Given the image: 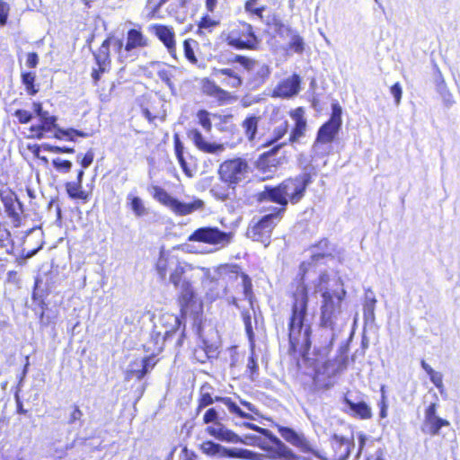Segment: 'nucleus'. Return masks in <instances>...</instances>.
<instances>
[{"instance_id":"nucleus-1","label":"nucleus","mask_w":460,"mask_h":460,"mask_svg":"<svg viewBox=\"0 0 460 460\" xmlns=\"http://www.w3.org/2000/svg\"><path fill=\"white\" fill-rule=\"evenodd\" d=\"M334 259L315 258L314 254L310 255L308 261L301 262L299 271L294 279L293 285L296 288L293 291V303L291 308V315L288 321L289 338L292 349L302 344L304 351L310 347V334L312 332V325L308 319V288L305 285V275L313 269L322 265H326Z\"/></svg>"},{"instance_id":"nucleus-2","label":"nucleus","mask_w":460,"mask_h":460,"mask_svg":"<svg viewBox=\"0 0 460 460\" xmlns=\"http://www.w3.org/2000/svg\"><path fill=\"white\" fill-rule=\"evenodd\" d=\"M336 285L339 286L338 288H326L322 294L320 325L323 328H329L332 332L329 342L323 349H314V355L319 354L322 358L329 355L334 341L347 323V317L342 311V301L347 291L343 288L344 284L341 277H338Z\"/></svg>"},{"instance_id":"nucleus-3","label":"nucleus","mask_w":460,"mask_h":460,"mask_svg":"<svg viewBox=\"0 0 460 460\" xmlns=\"http://www.w3.org/2000/svg\"><path fill=\"white\" fill-rule=\"evenodd\" d=\"M280 436L289 444L296 447L301 453L316 457L320 460H347L351 449L355 447L353 438L349 439L343 436L333 434L330 438L332 450L323 452L305 437L290 427L276 425Z\"/></svg>"},{"instance_id":"nucleus-4","label":"nucleus","mask_w":460,"mask_h":460,"mask_svg":"<svg viewBox=\"0 0 460 460\" xmlns=\"http://www.w3.org/2000/svg\"><path fill=\"white\" fill-rule=\"evenodd\" d=\"M312 174L309 172L308 163L303 168V172L293 178H288L275 187L265 186L264 190L257 193L259 202L271 201L280 208H275L279 214L286 211L288 202L298 203L305 196L307 187L312 183Z\"/></svg>"},{"instance_id":"nucleus-5","label":"nucleus","mask_w":460,"mask_h":460,"mask_svg":"<svg viewBox=\"0 0 460 460\" xmlns=\"http://www.w3.org/2000/svg\"><path fill=\"white\" fill-rule=\"evenodd\" d=\"M203 268H196L191 264L181 261V264L168 281L172 284L179 294V305L181 315H186L188 309L196 303V293L192 286L199 271Z\"/></svg>"},{"instance_id":"nucleus-6","label":"nucleus","mask_w":460,"mask_h":460,"mask_svg":"<svg viewBox=\"0 0 460 460\" xmlns=\"http://www.w3.org/2000/svg\"><path fill=\"white\" fill-rule=\"evenodd\" d=\"M126 360L120 365L124 373V381L129 385L135 402H137L144 394L146 383L144 376L155 367L153 358L139 357L137 353H128Z\"/></svg>"},{"instance_id":"nucleus-7","label":"nucleus","mask_w":460,"mask_h":460,"mask_svg":"<svg viewBox=\"0 0 460 460\" xmlns=\"http://www.w3.org/2000/svg\"><path fill=\"white\" fill-rule=\"evenodd\" d=\"M236 425L246 427L264 437L262 440L261 438L247 435L244 440L247 439L258 441V445L261 450L266 452L270 459L277 460H297L296 455L289 448L280 438H279L272 431L268 429L261 428L252 422L235 423Z\"/></svg>"},{"instance_id":"nucleus-8","label":"nucleus","mask_w":460,"mask_h":460,"mask_svg":"<svg viewBox=\"0 0 460 460\" xmlns=\"http://www.w3.org/2000/svg\"><path fill=\"white\" fill-rule=\"evenodd\" d=\"M312 333L310 334V337ZM288 341H290V338L288 337ZM310 346H312V341H310ZM304 348L302 344H298L296 348L292 349L291 342H289V354H294L299 352L300 356L305 361H311L312 365H314V384L317 389L328 390L333 386L334 382L332 378L339 374L340 372L345 370L346 367H341L340 362L337 359H326L321 364L318 363L317 358H310V349L311 347H308L306 351H304Z\"/></svg>"},{"instance_id":"nucleus-9","label":"nucleus","mask_w":460,"mask_h":460,"mask_svg":"<svg viewBox=\"0 0 460 460\" xmlns=\"http://www.w3.org/2000/svg\"><path fill=\"white\" fill-rule=\"evenodd\" d=\"M281 217L282 214H279V211L274 208L273 212L264 215L257 220L253 218L248 226L247 237L268 246L270 243L272 230Z\"/></svg>"},{"instance_id":"nucleus-10","label":"nucleus","mask_w":460,"mask_h":460,"mask_svg":"<svg viewBox=\"0 0 460 460\" xmlns=\"http://www.w3.org/2000/svg\"><path fill=\"white\" fill-rule=\"evenodd\" d=\"M250 166L247 161L241 157L228 159L223 162L218 168L219 180L237 186L248 178Z\"/></svg>"},{"instance_id":"nucleus-11","label":"nucleus","mask_w":460,"mask_h":460,"mask_svg":"<svg viewBox=\"0 0 460 460\" xmlns=\"http://www.w3.org/2000/svg\"><path fill=\"white\" fill-rule=\"evenodd\" d=\"M153 197L156 200L170 208L175 214L180 216L189 215L204 207V201L201 199H197L191 202H182L159 186H153Z\"/></svg>"},{"instance_id":"nucleus-12","label":"nucleus","mask_w":460,"mask_h":460,"mask_svg":"<svg viewBox=\"0 0 460 460\" xmlns=\"http://www.w3.org/2000/svg\"><path fill=\"white\" fill-rule=\"evenodd\" d=\"M153 197L156 200L170 208L175 214L180 216L189 215L204 207V201L201 199H197L191 202H182L159 186H153Z\"/></svg>"},{"instance_id":"nucleus-13","label":"nucleus","mask_w":460,"mask_h":460,"mask_svg":"<svg viewBox=\"0 0 460 460\" xmlns=\"http://www.w3.org/2000/svg\"><path fill=\"white\" fill-rule=\"evenodd\" d=\"M233 237L234 234L232 232L222 231L217 226H202L193 231L188 237V241L199 242L224 248L232 242Z\"/></svg>"},{"instance_id":"nucleus-14","label":"nucleus","mask_w":460,"mask_h":460,"mask_svg":"<svg viewBox=\"0 0 460 460\" xmlns=\"http://www.w3.org/2000/svg\"><path fill=\"white\" fill-rule=\"evenodd\" d=\"M242 29L229 32L226 41L227 45L235 49H256L260 40L253 31V27L245 22H241Z\"/></svg>"},{"instance_id":"nucleus-15","label":"nucleus","mask_w":460,"mask_h":460,"mask_svg":"<svg viewBox=\"0 0 460 460\" xmlns=\"http://www.w3.org/2000/svg\"><path fill=\"white\" fill-rule=\"evenodd\" d=\"M342 108L338 102L332 103V113L329 119L318 129L316 139L323 142L332 143L336 138L342 125Z\"/></svg>"},{"instance_id":"nucleus-16","label":"nucleus","mask_w":460,"mask_h":460,"mask_svg":"<svg viewBox=\"0 0 460 460\" xmlns=\"http://www.w3.org/2000/svg\"><path fill=\"white\" fill-rule=\"evenodd\" d=\"M240 267L238 265H222L215 270L211 275L209 269H202L204 276L210 279L211 282H217L222 285L224 291L226 292L227 285L233 284L241 277Z\"/></svg>"},{"instance_id":"nucleus-17","label":"nucleus","mask_w":460,"mask_h":460,"mask_svg":"<svg viewBox=\"0 0 460 460\" xmlns=\"http://www.w3.org/2000/svg\"><path fill=\"white\" fill-rule=\"evenodd\" d=\"M181 262V260H180L178 256L173 255L171 252L165 251L162 248L155 263V270L159 279L164 283H168Z\"/></svg>"},{"instance_id":"nucleus-18","label":"nucleus","mask_w":460,"mask_h":460,"mask_svg":"<svg viewBox=\"0 0 460 460\" xmlns=\"http://www.w3.org/2000/svg\"><path fill=\"white\" fill-rule=\"evenodd\" d=\"M438 403L431 402L425 410L421 430L430 436H438L442 427L450 426L446 419L437 415Z\"/></svg>"},{"instance_id":"nucleus-19","label":"nucleus","mask_w":460,"mask_h":460,"mask_svg":"<svg viewBox=\"0 0 460 460\" xmlns=\"http://www.w3.org/2000/svg\"><path fill=\"white\" fill-rule=\"evenodd\" d=\"M301 82L300 75L293 74L291 76L285 78L277 84L273 89L272 97L283 99L295 97L300 92Z\"/></svg>"},{"instance_id":"nucleus-20","label":"nucleus","mask_w":460,"mask_h":460,"mask_svg":"<svg viewBox=\"0 0 460 460\" xmlns=\"http://www.w3.org/2000/svg\"><path fill=\"white\" fill-rule=\"evenodd\" d=\"M202 452L208 456L225 458H241L247 450L238 448H227L212 440L206 441L201 446Z\"/></svg>"},{"instance_id":"nucleus-21","label":"nucleus","mask_w":460,"mask_h":460,"mask_svg":"<svg viewBox=\"0 0 460 460\" xmlns=\"http://www.w3.org/2000/svg\"><path fill=\"white\" fill-rule=\"evenodd\" d=\"M0 198L7 215L13 220H19L20 215L24 212V206L16 193L12 190L0 191Z\"/></svg>"},{"instance_id":"nucleus-22","label":"nucleus","mask_w":460,"mask_h":460,"mask_svg":"<svg viewBox=\"0 0 460 460\" xmlns=\"http://www.w3.org/2000/svg\"><path fill=\"white\" fill-rule=\"evenodd\" d=\"M187 137L193 142L195 146L202 152L217 154L224 150L223 145L206 140L201 132L197 128L189 129L187 131Z\"/></svg>"},{"instance_id":"nucleus-23","label":"nucleus","mask_w":460,"mask_h":460,"mask_svg":"<svg viewBox=\"0 0 460 460\" xmlns=\"http://www.w3.org/2000/svg\"><path fill=\"white\" fill-rule=\"evenodd\" d=\"M206 432L216 439L223 442L247 444V442L236 433L227 429L223 422L218 423L217 426L207 427Z\"/></svg>"},{"instance_id":"nucleus-24","label":"nucleus","mask_w":460,"mask_h":460,"mask_svg":"<svg viewBox=\"0 0 460 460\" xmlns=\"http://www.w3.org/2000/svg\"><path fill=\"white\" fill-rule=\"evenodd\" d=\"M250 78L246 83V86L250 91H255L262 86L271 73L270 68L266 64H260L257 62L255 68L252 71Z\"/></svg>"},{"instance_id":"nucleus-25","label":"nucleus","mask_w":460,"mask_h":460,"mask_svg":"<svg viewBox=\"0 0 460 460\" xmlns=\"http://www.w3.org/2000/svg\"><path fill=\"white\" fill-rule=\"evenodd\" d=\"M310 255L322 259H334L337 252L336 245L332 243L327 238L321 239L318 243L308 248Z\"/></svg>"},{"instance_id":"nucleus-26","label":"nucleus","mask_w":460,"mask_h":460,"mask_svg":"<svg viewBox=\"0 0 460 460\" xmlns=\"http://www.w3.org/2000/svg\"><path fill=\"white\" fill-rule=\"evenodd\" d=\"M209 192L216 199L222 202L234 200L236 198V187L221 181L219 183H215Z\"/></svg>"},{"instance_id":"nucleus-27","label":"nucleus","mask_w":460,"mask_h":460,"mask_svg":"<svg viewBox=\"0 0 460 460\" xmlns=\"http://www.w3.org/2000/svg\"><path fill=\"white\" fill-rule=\"evenodd\" d=\"M203 92L213 98H216L220 103H226L231 99V94L227 91L219 87L215 82L208 79L203 83Z\"/></svg>"},{"instance_id":"nucleus-28","label":"nucleus","mask_w":460,"mask_h":460,"mask_svg":"<svg viewBox=\"0 0 460 460\" xmlns=\"http://www.w3.org/2000/svg\"><path fill=\"white\" fill-rule=\"evenodd\" d=\"M434 82L436 84V90L441 96L444 103L449 107L454 103L453 96L449 90L447 89L445 79L442 75L440 70L436 66V71L434 74Z\"/></svg>"},{"instance_id":"nucleus-29","label":"nucleus","mask_w":460,"mask_h":460,"mask_svg":"<svg viewBox=\"0 0 460 460\" xmlns=\"http://www.w3.org/2000/svg\"><path fill=\"white\" fill-rule=\"evenodd\" d=\"M214 75L217 78L226 76V78L222 80V83L232 88H238L243 84V79L232 68L215 69Z\"/></svg>"},{"instance_id":"nucleus-30","label":"nucleus","mask_w":460,"mask_h":460,"mask_svg":"<svg viewBox=\"0 0 460 460\" xmlns=\"http://www.w3.org/2000/svg\"><path fill=\"white\" fill-rule=\"evenodd\" d=\"M155 34L167 48L169 53L173 56L176 50L174 33L167 26L158 25L155 28Z\"/></svg>"},{"instance_id":"nucleus-31","label":"nucleus","mask_w":460,"mask_h":460,"mask_svg":"<svg viewBox=\"0 0 460 460\" xmlns=\"http://www.w3.org/2000/svg\"><path fill=\"white\" fill-rule=\"evenodd\" d=\"M344 403L353 412L354 415L360 419H370L372 417V410L370 406L364 401L358 402H352L350 399L345 397Z\"/></svg>"},{"instance_id":"nucleus-32","label":"nucleus","mask_w":460,"mask_h":460,"mask_svg":"<svg viewBox=\"0 0 460 460\" xmlns=\"http://www.w3.org/2000/svg\"><path fill=\"white\" fill-rule=\"evenodd\" d=\"M211 389L212 387L209 385H204L201 386L197 414H199L201 410L213 404L214 402H220L219 399H222V396L213 397L209 392Z\"/></svg>"},{"instance_id":"nucleus-33","label":"nucleus","mask_w":460,"mask_h":460,"mask_svg":"<svg viewBox=\"0 0 460 460\" xmlns=\"http://www.w3.org/2000/svg\"><path fill=\"white\" fill-rule=\"evenodd\" d=\"M78 137H88V134L74 128H63L59 126L57 127V129L54 132V137L59 140L66 139L67 141L75 142V138Z\"/></svg>"},{"instance_id":"nucleus-34","label":"nucleus","mask_w":460,"mask_h":460,"mask_svg":"<svg viewBox=\"0 0 460 460\" xmlns=\"http://www.w3.org/2000/svg\"><path fill=\"white\" fill-rule=\"evenodd\" d=\"M143 45H145V42L141 31L136 29L129 30L124 51L129 53L137 47Z\"/></svg>"},{"instance_id":"nucleus-35","label":"nucleus","mask_w":460,"mask_h":460,"mask_svg":"<svg viewBox=\"0 0 460 460\" xmlns=\"http://www.w3.org/2000/svg\"><path fill=\"white\" fill-rule=\"evenodd\" d=\"M295 126L289 135V142L296 143L298 139L305 135L306 128V120L302 115H295Z\"/></svg>"},{"instance_id":"nucleus-36","label":"nucleus","mask_w":460,"mask_h":460,"mask_svg":"<svg viewBox=\"0 0 460 460\" xmlns=\"http://www.w3.org/2000/svg\"><path fill=\"white\" fill-rule=\"evenodd\" d=\"M220 403L224 404L230 413L234 414L240 418L243 419H248V420H253L254 418L245 411H243L237 403L233 401L230 397H222V399H219Z\"/></svg>"},{"instance_id":"nucleus-37","label":"nucleus","mask_w":460,"mask_h":460,"mask_svg":"<svg viewBox=\"0 0 460 460\" xmlns=\"http://www.w3.org/2000/svg\"><path fill=\"white\" fill-rule=\"evenodd\" d=\"M220 403L224 404L230 413L234 414L240 418L243 419H248V420H253L254 418L245 411H243L237 403L233 401L230 397H222V399H219Z\"/></svg>"},{"instance_id":"nucleus-38","label":"nucleus","mask_w":460,"mask_h":460,"mask_svg":"<svg viewBox=\"0 0 460 460\" xmlns=\"http://www.w3.org/2000/svg\"><path fill=\"white\" fill-rule=\"evenodd\" d=\"M66 191L71 199H86L87 195L83 190L82 184L76 181H67L65 184Z\"/></svg>"},{"instance_id":"nucleus-39","label":"nucleus","mask_w":460,"mask_h":460,"mask_svg":"<svg viewBox=\"0 0 460 460\" xmlns=\"http://www.w3.org/2000/svg\"><path fill=\"white\" fill-rule=\"evenodd\" d=\"M112 38H109L108 40H105L102 45L100 48L99 53L95 55L96 62L99 66L100 72H104L106 69V61H109V64L111 63V59L109 58V44L108 42H111Z\"/></svg>"},{"instance_id":"nucleus-40","label":"nucleus","mask_w":460,"mask_h":460,"mask_svg":"<svg viewBox=\"0 0 460 460\" xmlns=\"http://www.w3.org/2000/svg\"><path fill=\"white\" fill-rule=\"evenodd\" d=\"M22 84L25 86L26 92L30 95H35L39 92V88L35 84V72H22L21 75Z\"/></svg>"},{"instance_id":"nucleus-41","label":"nucleus","mask_w":460,"mask_h":460,"mask_svg":"<svg viewBox=\"0 0 460 460\" xmlns=\"http://www.w3.org/2000/svg\"><path fill=\"white\" fill-rule=\"evenodd\" d=\"M332 149L331 143L323 142L319 139L314 140L313 146H312V159L314 158H323L329 155L330 151Z\"/></svg>"},{"instance_id":"nucleus-42","label":"nucleus","mask_w":460,"mask_h":460,"mask_svg":"<svg viewBox=\"0 0 460 460\" xmlns=\"http://www.w3.org/2000/svg\"><path fill=\"white\" fill-rule=\"evenodd\" d=\"M352 337H353V333H350V336L348 338V340L346 341L342 342L337 349V354L334 358L337 359L338 362H340V365L341 367H348V363H349L348 353H349V343L352 341Z\"/></svg>"},{"instance_id":"nucleus-43","label":"nucleus","mask_w":460,"mask_h":460,"mask_svg":"<svg viewBox=\"0 0 460 460\" xmlns=\"http://www.w3.org/2000/svg\"><path fill=\"white\" fill-rule=\"evenodd\" d=\"M259 118L252 115L247 117L243 122V127L249 140H252L257 133Z\"/></svg>"},{"instance_id":"nucleus-44","label":"nucleus","mask_w":460,"mask_h":460,"mask_svg":"<svg viewBox=\"0 0 460 460\" xmlns=\"http://www.w3.org/2000/svg\"><path fill=\"white\" fill-rule=\"evenodd\" d=\"M224 416L220 415L219 405L208 409L203 416V421L205 424L213 423V426H217L218 423H222Z\"/></svg>"},{"instance_id":"nucleus-45","label":"nucleus","mask_w":460,"mask_h":460,"mask_svg":"<svg viewBox=\"0 0 460 460\" xmlns=\"http://www.w3.org/2000/svg\"><path fill=\"white\" fill-rule=\"evenodd\" d=\"M242 317L244 323L245 332L249 340L251 347H255V334L252 325V315L250 311L245 310L242 312Z\"/></svg>"},{"instance_id":"nucleus-46","label":"nucleus","mask_w":460,"mask_h":460,"mask_svg":"<svg viewBox=\"0 0 460 460\" xmlns=\"http://www.w3.org/2000/svg\"><path fill=\"white\" fill-rule=\"evenodd\" d=\"M289 38L290 40L288 42V48L297 54H302L305 50L304 39L297 33L296 31H294L292 34L289 35Z\"/></svg>"},{"instance_id":"nucleus-47","label":"nucleus","mask_w":460,"mask_h":460,"mask_svg":"<svg viewBox=\"0 0 460 460\" xmlns=\"http://www.w3.org/2000/svg\"><path fill=\"white\" fill-rule=\"evenodd\" d=\"M129 205L137 217H142L147 214V210L143 203V200L139 197L128 196Z\"/></svg>"},{"instance_id":"nucleus-48","label":"nucleus","mask_w":460,"mask_h":460,"mask_svg":"<svg viewBox=\"0 0 460 460\" xmlns=\"http://www.w3.org/2000/svg\"><path fill=\"white\" fill-rule=\"evenodd\" d=\"M285 145L286 143L276 145L270 151L261 154L257 161V166L259 168H262L264 165H266V164L270 163L271 161H270L269 159L271 156L275 155L279 152V150Z\"/></svg>"},{"instance_id":"nucleus-49","label":"nucleus","mask_w":460,"mask_h":460,"mask_svg":"<svg viewBox=\"0 0 460 460\" xmlns=\"http://www.w3.org/2000/svg\"><path fill=\"white\" fill-rule=\"evenodd\" d=\"M247 369L250 371V378L251 380H255V376L259 374V365L257 362V358L254 351V347H251V355L248 358Z\"/></svg>"},{"instance_id":"nucleus-50","label":"nucleus","mask_w":460,"mask_h":460,"mask_svg":"<svg viewBox=\"0 0 460 460\" xmlns=\"http://www.w3.org/2000/svg\"><path fill=\"white\" fill-rule=\"evenodd\" d=\"M274 31L280 38L285 39L289 37L295 31L290 26L285 25L280 20L274 19L273 22Z\"/></svg>"},{"instance_id":"nucleus-51","label":"nucleus","mask_w":460,"mask_h":460,"mask_svg":"<svg viewBox=\"0 0 460 460\" xmlns=\"http://www.w3.org/2000/svg\"><path fill=\"white\" fill-rule=\"evenodd\" d=\"M196 44L195 40H185L183 41V50L185 58L192 64H197L198 59L194 54L193 45Z\"/></svg>"},{"instance_id":"nucleus-52","label":"nucleus","mask_w":460,"mask_h":460,"mask_svg":"<svg viewBox=\"0 0 460 460\" xmlns=\"http://www.w3.org/2000/svg\"><path fill=\"white\" fill-rule=\"evenodd\" d=\"M233 61L240 64L248 72L253 71L257 65V61L242 55H235Z\"/></svg>"},{"instance_id":"nucleus-53","label":"nucleus","mask_w":460,"mask_h":460,"mask_svg":"<svg viewBox=\"0 0 460 460\" xmlns=\"http://www.w3.org/2000/svg\"><path fill=\"white\" fill-rule=\"evenodd\" d=\"M376 303V298H368L367 300H365V304L363 305V314L366 320L375 319Z\"/></svg>"},{"instance_id":"nucleus-54","label":"nucleus","mask_w":460,"mask_h":460,"mask_svg":"<svg viewBox=\"0 0 460 460\" xmlns=\"http://www.w3.org/2000/svg\"><path fill=\"white\" fill-rule=\"evenodd\" d=\"M52 165L53 167L59 172H68L72 169V162L69 160H64L59 157L54 158L52 160Z\"/></svg>"},{"instance_id":"nucleus-55","label":"nucleus","mask_w":460,"mask_h":460,"mask_svg":"<svg viewBox=\"0 0 460 460\" xmlns=\"http://www.w3.org/2000/svg\"><path fill=\"white\" fill-rule=\"evenodd\" d=\"M40 284H41V279H40L39 278H36L35 282H34L33 291L31 294L32 303L40 301V299L45 300L46 296H48V295H49V293L47 291L40 288Z\"/></svg>"},{"instance_id":"nucleus-56","label":"nucleus","mask_w":460,"mask_h":460,"mask_svg":"<svg viewBox=\"0 0 460 460\" xmlns=\"http://www.w3.org/2000/svg\"><path fill=\"white\" fill-rule=\"evenodd\" d=\"M199 123L207 131L210 132L212 128V122L209 118V112L206 110H199L197 113Z\"/></svg>"},{"instance_id":"nucleus-57","label":"nucleus","mask_w":460,"mask_h":460,"mask_svg":"<svg viewBox=\"0 0 460 460\" xmlns=\"http://www.w3.org/2000/svg\"><path fill=\"white\" fill-rule=\"evenodd\" d=\"M94 153L92 149L88 150L84 155L82 153L77 154V162L81 164L83 169L88 168L93 161Z\"/></svg>"},{"instance_id":"nucleus-58","label":"nucleus","mask_w":460,"mask_h":460,"mask_svg":"<svg viewBox=\"0 0 460 460\" xmlns=\"http://www.w3.org/2000/svg\"><path fill=\"white\" fill-rule=\"evenodd\" d=\"M43 149L45 151L54 153V154H73L75 153V148L71 146H53L48 143H43Z\"/></svg>"},{"instance_id":"nucleus-59","label":"nucleus","mask_w":460,"mask_h":460,"mask_svg":"<svg viewBox=\"0 0 460 460\" xmlns=\"http://www.w3.org/2000/svg\"><path fill=\"white\" fill-rule=\"evenodd\" d=\"M219 24V22L213 20L209 15H205L201 18L199 23V32L202 33L203 30L211 31L214 27Z\"/></svg>"},{"instance_id":"nucleus-60","label":"nucleus","mask_w":460,"mask_h":460,"mask_svg":"<svg viewBox=\"0 0 460 460\" xmlns=\"http://www.w3.org/2000/svg\"><path fill=\"white\" fill-rule=\"evenodd\" d=\"M288 131V122L287 120L282 121L273 130V137L270 142L275 143L282 138Z\"/></svg>"},{"instance_id":"nucleus-61","label":"nucleus","mask_w":460,"mask_h":460,"mask_svg":"<svg viewBox=\"0 0 460 460\" xmlns=\"http://www.w3.org/2000/svg\"><path fill=\"white\" fill-rule=\"evenodd\" d=\"M330 280V276L328 274V272L324 270H321L317 279L314 281V286H315V289L316 291H319L323 294V292L328 288L327 287L326 288H323V285L324 284H327Z\"/></svg>"},{"instance_id":"nucleus-62","label":"nucleus","mask_w":460,"mask_h":460,"mask_svg":"<svg viewBox=\"0 0 460 460\" xmlns=\"http://www.w3.org/2000/svg\"><path fill=\"white\" fill-rule=\"evenodd\" d=\"M13 116H14L15 118H17L18 121L21 123V124H26V123H29L33 119V113L31 112V111H25V110H22V109H18L16 110L13 113Z\"/></svg>"},{"instance_id":"nucleus-63","label":"nucleus","mask_w":460,"mask_h":460,"mask_svg":"<svg viewBox=\"0 0 460 460\" xmlns=\"http://www.w3.org/2000/svg\"><path fill=\"white\" fill-rule=\"evenodd\" d=\"M157 75H158L159 79L169 87V89L172 91V93H174L175 86L172 82V73L169 70L161 69L158 71Z\"/></svg>"},{"instance_id":"nucleus-64","label":"nucleus","mask_w":460,"mask_h":460,"mask_svg":"<svg viewBox=\"0 0 460 460\" xmlns=\"http://www.w3.org/2000/svg\"><path fill=\"white\" fill-rule=\"evenodd\" d=\"M57 313L53 310H48V312L45 314L44 318H42L41 321H40V328H47L50 324L56 323L57 319Z\"/></svg>"}]
</instances>
